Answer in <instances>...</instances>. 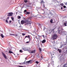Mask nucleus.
Listing matches in <instances>:
<instances>
[{
    "label": "nucleus",
    "mask_w": 67,
    "mask_h": 67,
    "mask_svg": "<svg viewBox=\"0 0 67 67\" xmlns=\"http://www.w3.org/2000/svg\"><path fill=\"white\" fill-rule=\"evenodd\" d=\"M21 24H23L24 23H26L27 24H31V21L29 20H23L21 21Z\"/></svg>",
    "instance_id": "obj_1"
},
{
    "label": "nucleus",
    "mask_w": 67,
    "mask_h": 67,
    "mask_svg": "<svg viewBox=\"0 0 67 67\" xmlns=\"http://www.w3.org/2000/svg\"><path fill=\"white\" fill-rule=\"evenodd\" d=\"M57 35L55 33L53 35H52L51 39L53 40H56L57 38Z\"/></svg>",
    "instance_id": "obj_2"
},
{
    "label": "nucleus",
    "mask_w": 67,
    "mask_h": 67,
    "mask_svg": "<svg viewBox=\"0 0 67 67\" xmlns=\"http://www.w3.org/2000/svg\"><path fill=\"white\" fill-rule=\"evenodd\" d=\"M59 57H60L59 58V59L61 61L62 60H63V59H64V58L63 57V56L62 55H59Z\"/></svg>",
    "instance_id": "obj_3"
},
{
    "label": "nucleus",
    "mask_w": 67,
    "mask_h": 67,
    "mask_svg": "<svg viewBox=\"0 0 67 67\" xmlns=\"http://www.w3.org/2000/svg\"><path fill=\"white\" fill-rule=\"evenodd\" d=\"M43 0H41V3L43 8H44L45 7V5L44 4V2Z\"/></svg>",
    "instance_id": "obj_4"
},
{
    "label": "nucleus",
    "mask_w": 67,
    "mask_h": 67,
    "mask_svg": "<svg viewBox=\"0 0 67 67\" xmlns=\"http://www.w3.org/2000/svg\"><path fill=\"white\" fill-rule=\"evenodd\" d=\"M36 9L38 11V13H40V12H41V9L40 7H36Z\"/></svg>",
    "instance_id": "obj_5"
},
{
    "label": "nucleus",
    "mask_w": 67,
    "mask_h": 67,
    "mask_svg": "<svg viewBox=\"0 0 67 67\" xmlns=\"http://www.w3.org/2000/svg\"><path fill=\"white\" fill-rule=\"evenodd\" d=\"M22 48L23 50H24V51H29L28 48H26L25 47H22Z\"/></svg>",
    "instance_id": "obj_6"
},
{
    "label": "nucleus",
    "mask_w": 67,
    "mask_h": 67,
    "mask_svg": "<svg viewBox=\"0 0 67 67\" xmlns=\"http://www.w3.org/2000/svg\"><path fill=\"white\" fill-rule=\"evenodd\" d=\"M8 14L7 16H12V15L13 13L12 12H10L7 13Z\"/></svg>",
    "instance_id": "obj_7"
},
{
    "label": "nucleus",
    "mask_w": 67,
    "mask_h": 67,
    "mask_svg": "<svg viewBox=\"0 0 67 67\" xmlns=\"http://www.w3.org/2000/svg\"><path fill=\"white\" fill-rule=\"evenodd\" d=\"M8 14L7 16H12V15L13 13L12 12H10L7 13Z\"/></svg>",
    "instance_id": "obj_8"
},
{
    "label": "nucleus",
    "mask_w": 67,
    "mask_h": 67,
    "mask_svg": "<svg viewBox=\"0 0 67 67\" xmlns=\"http://www.w3.org/2000/svg\"><path fill=\"white\" fill-rule=\"evenodd\" d=\"M31 61H32V60H30L29 61L26 62V64H29L31 63Z\"/></svg>",
    "instance_id": "obj_9"
},
{
    "label": "nucleus",
    "mask_w": 67,
    "mask_h": 67,
    "mask_svg": "<svg viewBox=\"0 0 67 67\" xmlns=\"http://www.w3.org/2000/svg\"><path fill=\"white\" fill-rule=\"evenodd\" d=\"M2 54L3 56V57H4V58H5V59H7V57H6V56H5V54H4L3 53V52H2Z\"/></svg>",
    "instance_id": "obj_10"
},
{
    "label": "nucleus",
    "mask_w": 67,
    "mask_h": 67,
    "mask_svg": "<svg viewBox=\"0 0 67 67\" xmlns=\"http://www.w3.org/2000/svg\"><path fill=\"white\" fill-rule=\"evenodd\" d=\"M57 51H58L59 53H62V50H61L60 49H57Z\"/></svg>",
    "instance_id": "obj_11"
},
{
    "label": "nucleus",
    "mask_w": 67,
    "mask_h": 67,
    "mask_svg": "<svg viewBox=\"0 0 67 67\" xmlns=\"http://www.w3.org/2000/svg\"><path fill=\"white\" fill-rule=\"evenodd\" d=\"M26 37H27V38H28L29 39H30L29 41H30L31 38H30V36L28 35V36H25V38H26Z\"/></svg>",
    "instance_id": "obj_12"
},
{
    "label": "nucleus",
    "mask_w": 67,
    "mask_h": 67,
    "mask_svg": "<svg viewBox=\"0 0 67 67\" xmlns=\"http://www.w3.org/2000/svg\"><path fill=\"white\" fill-rule=\"evenodd\" d=\"M49 55H51L52 57H54L53 56V54H52V52H50L49 53Z\"/></svg>",
    "instance_id": "obj_13"
},
{
    "label": "nucleus",
    "mask_w": 67,
    "mask_h": 67,
    "mask_svg": "<svg viewBox=\"0 0 67 67\" xmlns=\"http://www.w3.org/2000/svg\"><path fill=\"white\" fill-rule=\"evenodd\" d=\"M10 35H13V36H18V35H16V34H10Z\"/></svg>",
    "instance_id": "obj_14"
},
{
    "label": "nucleus",
    "mask_w": 67,
    "mask_h": 67,
    "mask_svg": "<svg viewBox=\"0 0 67 67\" xmlns=\"http://www.w3.org/2000/svg\"><path fill=\"white\" fill-rule=\"evenodd\" d=\"M45 42H46V40H43L42 41V44H43V43H45Z\"/></svg>",
    "instance_id": "obj_15"
},
{
    "label": "nucleus",
    "mask_w": 67,
    "mask_h": 67,
    "mask_svg": "<svg viewBox=\"0 0 67 67\" xmlns=\"http://www.w3.org/2000/svg\"><path fill=\"white\" fill-rule=\"evenodd\" d=\"M67 45V39H66V42H65V43L64 44V45ZM66 47L67 48V47Z\"/></svg>",
    "instance_id": "obj_16"
},
{
    "label": "nucleus",
    "mask_w": 67,
    "mask_h": 67,
    "mask_svg": "<svg viewBox=\"0 0 67 67\" xmlns=\"http://www.w3.org/2000/svg\"><path fill=\"white\" fill-rule=\"evenodd\" d=\"M35 50H33L31 51V53H35Z\"/></svg>",
    "instance_id": "obj_17"
},
{
    "label": "nucleus",
    "mask_w": 67,
    "mask_h": 67,
    "mask_svg": "<svg viewBox=\"0 0 67 67\" xmlns=\"http://www.w3.org/2000/svg\"><path fill=\"white\" fill-rule=\"evenodd\" d=\"M63 67H67V64H65L63 66Z\"/></svg>",
    "instance_id": "obj_18"
},
{
    "label": "nucleus",
    "mask_w": 67,
    "mask_h": 67,
    "mask_svg": "<svg viewBox=\"0 0 67 67\" xmlns=\"http://www.w3.org/2000/svg\"><path fill=\"white\" fill-rule=\"evenodd\" d=\"M1 36L2 38H3V37H4V36L3 35V34H1Z\"/></svg>",
    "instance_id": "obj_19"
},
{
    "label": "nucleus",
    "mask_w": 67,
    "mask_h": 67,
    "mask_svg": "<svg viewBox=\"0 0 67 67\" xmlns=\"http://www.w3.org/2000/svg\"><path fill=\"white\" fill-rule=\"evenodd\" d=\"M9 53L10 54H12V53H13V52H12V51H9Z\"/></svg>",
    "instance_id": "obj_20"
},
{
    "label": "nucleus",
    "mask_w": 67,
    "mask_h": 67,
    "mask_svg": "<svg viewBox=\"0 0 67 67\" xmlns=\"http://www.w3.org/2000/svg\"><path fill=\"white\" fill-rule=\"evenodd\" d=\"M50 23H53V19H51L50 20Z\"/></svg>",
    "instance_id": "obj_21"
},
{
    "label": "nucleus",
    "mask_w": 67,
    "mask_h": 67,
    "mask_svg": "<svg viewBox=\"0 0 67 67\" xmlns=\"http://www.w3.org/2000/svg\"><path fill=\"white\" fill-rule=\"evenodd\" d=\"M18 67H24V66L21 65H18Z\"/></svg>",
    "instance_id": "obj_22"
},
{
    "label": "nucleus",
    "mask_w": 67,
    "mask_h": 67,
    "mask_svg": "<svg viewBox=\"0 0 67 67\" xmlns=\"http://www.w3.org/2000/svg\"><path fill=\"white\" fill-rule=\"evenodd\" d=\"M26 13L27 14H30V12H26Z\"/></svg>",
    "instance_id": "obj_23"
},
{
    "label": "nucleus",
    "mask_w": 67,
    "mask_h": 67,
    "mask_svg": "<svg viewBox=\"0 0 67 67\" xmlns=\"http://www.w3.org/2000/svg\"><path fill=\"white\" fill-rule=\"evenodd\" d=\"M18 19H21V16H18Z\"/></svg>",
    "instance_id": "obj_24"
},
{
    "label": "nucleus",
    "mask_w": 67,
    "mask_h": 67,
    "mask_svg": "<svg viewBox=\"0 0 67 67\" xmlns=\"http://www.w3.org/2000/svg\"><path fill=\"white\" fill-rule=\"evenodd\" d=\"M28 1L27 0H24V2H25V3H27V2Z\"/></svg>",
    "instance_id": "obj_25"
},
{
    "label": "nucleus",
    "mask_w": 67,
    "mask_h": 67,
    "mask_svg": "<svg viewBox=\"0 0 67 67\" xmlns=\"http://www.w3.org/2000/svg\"><path fill=\"white\" fill-rule=\"evenodd\" d=\"M60 5H61L62 7H63V6L64 5V4H63V3H62L61 4H60Z\"/></svg>",
    "instance_id": "obj_26"
},
{
    "label": "nucleus",
    "mask_w": 67,
    "mask_h": 67,
    "mask_svg": "<svg viewBox=\"0 0 67 67\" xmlns=\"http://www.w3.org/2000/svg\"><path fill=\"white\" fill-rule=\"evenodd\" d=\"M60 31H61V30H58V34H59V33H61L60 32Z\"/></svg>",
    "instance_id": "obj_27"
},
{
    "label": "nucleus",
    "mask_w": 67,
    "mask_h": 67,
    "mask_svg": "<svg viewBox=\"0 0 67 67\" xmlns=\"http://www.w3.org/2000/svg\"><path fill=\"white\" fill-rule=\"evenodd\" d=\"M11 19H12V20L13 21H14V18H13V17H11Z\"/></svg>",
    "instance_id": "obj_28"
},
{
    "label": "nucleus",
    "mask_w": 67,
    "mask_h": 67,
    "mask_svg": "<svg viewBox=\"0 0 67 67\" xmlns=\"http://www.w3.org/2000/svg\"><path fill=\"white\" fill-rule=\"evenodd\" d=\"M64 25L65 26H67V24H66L65 23H64Z\"/></svg>",
    "instance_id": "obj_29"
},
{
    "label": "nucleus",
    "mask_w": 67,
    "mask_h": 67,
    "mask_svg": "<svg viewBox=\"0 0 67 67\" xmlns=\"http://www.w3.org/2000/svg\"><path fill=\"white\" fill-rule=\"evenodd\" d=\"M37 25H38V26H40L41 25V24L40 23H37Z\"/></svg>",
    "instance_id": "obj_30"
},
{
    "label": "nucleus",
    "mask_w": 67,
    "mask_h": 67,
    "mask_svg": "<svg viewBox=\"0 0 67 67\" xmlns=\"http://www.w3.org/2000/svg\"><path fill=\"white\" fill-rule=\"evenodd\" d=\"M51 64L52 65H54V61H53L52 62H51Z\"/></svg>",
    "instance_id": "obj_31"
},
{
    "label": "nucleus",
    "mask_w": 67,
    "mask_h": 67,
    "mask_svg": "<svg viewBox=\"0 0 67 67\" xmlns=\"http://www.w3.org/2000/svg\"><path fill=\"white\" fill-rule=\"evenodd\" d=\"M5 22L6 23H8V20H7V19H6V20Z\"/></svg>",
    "instance_id": "obj_32"
},
{
    "label": "nucleus",
    "mask_w": 67,
    "mask_h": 67,
    "mask_svg": "<svg viewBox=\"0 0 67 67\" xmlns=\"http://www.w3.org/2000/svg\"><path fill=\"white\" fill-rule=\"evenodd\" d=\"M19 51L20 53H22V52H23L22 50H20Z\"/></svg>",
    "instance_id": "obj_33"
},
{
    "label": "nucleus",
    "mask_w": 67,
    "mask_h": 67,
    "mask_svg": "<svg viewBox=\"0 0 67 67\" xmlns=\"http://www.w3.org/2000/svg\"><path fill=\"white\" fill-rule=\"evenodd\" d=\"M39 49L40 52H41V51H42V49H41V48H39Z\"/></svg>",
    "instance_id": "obj_34"
},
{
    "label": "nucleus",
    "mask_w": 67,
    "mask_h": 67,
    "mask_svg": "<svg viewBox=\"0 0 67 67\" xmlns=\"http://www.w3.org/2000/svg\"><path fill=\"white\" fill-rule=\"evenodd\" d=\"M59 28L60 29H62V26H60L59 27Z\"/></svg>",
    "instance_id": "obj_35"
},
{
    "label": "nucleus",
    "mask_w": 67,
    "mask_h": 67,
    "mask_svg": "<svg viewBox=\"0 0 67 67\" xmlns=\"http://www.w3.org/2000/svg\"><path fill=\"white\" fill-rule=\"evenodd\" d=\"M22 35H23V36H24V35H25V34H24V33H22Z\"/></svg>",
    "instance_id": "obj_36"
},
{
    "label": "nucleus",
    "mask_w": 67,
    "mask_h": 67,
    "mask_svg": "<svg viewBox=\"0 0 67 67\" xmlns=\"http://www.w3.org/2000/svg\"><path fill=\"white\" fill-rule=\"evenodd\" d=\"M63 33L64 34V35H66V34H65V32H63Z\"/></svg>",
    "instance_id": "obj_37"
},
{
    "label": "nucleus",
    "mask_w": 67,
    "mask_h": 67,
    "mask_svg": "<svg viewBox=\"0 0 67 67\" xmlns=\"http://www.w3.org/2000/svg\"><path fill=\"white\" fill-rule=\"evenodd\" d=\"M35 63L36 64H38V61H36Z\"/></svg>",
    "instance_id": "obj_38"
},
{
    "label": "nucleus",
    "mask_w": 67,
    "mask_h": 67,
    "mask_svg": "<svg viewBox=\"0 0 67 67\" xmlns=\"http://www.w3.org/2000/svg\"><path fill=\"white\" fill-rule=\"evenodd\" d=\"M65 53V54H67V50H66V51L65 52H64Z\"/></svg>",
    "instance_id": "obj_39"
},
{
    "label": "nucleus",
    "mask_w": 67,
    "mask_h": 67,
    "mask_svg": "<svg viewBox=\"0 0 67 67\" xmlns=\"http://www.w3.org/2000/svg\"><path fill=\"white\" fill-rule=\"evenodd\" d=\"M63 7L64 8H66V6L65 5H64L63 6Z\"/></svg>",
    "instance_id": "obj_40"
},
{
    "label": "nucleus",
    "mask_w": 67,
    "mask_h": 67,
    "mask_svg": "<svg viewBox=\"0 0 67 67\" xmlns=\"http://www.w3.org/2000/svg\"><path fill=\"white\" fill-rule=\"evenodd\" d=\"M26 11H27L26 10H24V12L25 13V12H26Z\"/></svg>",
    "instance_id": "obj_41"
},
{
    "label": "nucleus",
    "mask_w": 67,
    "mask_h": 67,
    "mask_svg": "<svg viewBox=\"0 0 67 67\" xmlns=\"http://www.w3.org/2000/svg\"><path fill=\"white\" fill-rule=\"evenodd\" d=\"M12 21L10 20L9 21V23H11V22Z\"/></svg>",
    "instance_id": "obj_42"
},
{
    "label": "nucleus",
    "mask_w": 67,
    "mask_h": 67,
    "mask_svg": "<svg viewBox=\"0 0 67 67\" xmlns=\"http://www.w3.org/2000/svg\"><path fill=\"white\" fill-rule=\"evenodd\" d=\"M41 58L42 59H43V57L42 56H41Z\"/></svg>",
    "instance_id": "obj_43"
},
{
    "label": "nucleus",
    "mask_w": 67,
    "mask_h": 67,
    "mask_svg": "<svg viewBox=\"0 0 67 67\" xmlns=\"http://www.w3.org/2000/svg\"><path fill=\"white\" fill-rule=\"evenodd\" d=\"M29 5H30V4H32V3H29Z\"/></svg>",
    "instance_id": "obj_44"
},
{
    "label": "nucleus",
    "mask_w": 67,
    "mask_h": 67,
    "mask_svg": "<svg viewBox=\"0 0 67 67\" xmlns=\"http://www.w3.org/2000/svg\"><path fill=\"white\" fill-rule=\"evenodd\" d=\"M20 65H22L23 64V63H20Z\"/></svg>",
    "instance_id": "obj_45"
},
{
    "label": "nucleus",
    "mask_w": 67,
    "mask_h": 67,
    "mask_svg": "<svg viewBox=\"0 0 67 67\" xmlns=\"http://www.w3.org/2000/svg\"><path fill=\"white\" fill-rule=\"evenodd\" d=\"M9 19V17L8 16L7 18V19H8H8Z\"/></svg>",
    "instance_id": "obj_46"
},
{
    "label": "nucleus",
    "mask_w": 67,
    "mask_h": 67,
    "mask_svg": "<svg viewBox=\"0 0 67 67\" xmlns=\"http://www.w3.org/2000/svg\"><path fill=\"white\" fill-rule=\"evenodd\" d=\"M27 6L28 7H30V5H27Z\"/></svg>",
    "instance_id": "obj_47"
},
{
    "label": "nucleus",
    "mask_w": 67,
    "mask_h": 67,
    "mask_svg": "<svg viewBox=\"0 0 67 67\" xmlns=\"http://www.w3.org/2000/svg\"><path fill=\"white\" fill-rule=\"evenodd\" d=\"M42 36H43L44 38H45V37H44V35H42Z\"/></svg>",
    "instance_id": "obj_48"
},
{
    "label": "nucleus",
    "mask_w": 67,
    "mask_h": 67,
    "mask_svg": "<svg viewBox=\"0 0 67 67\" xmlns=\"http://www.w3.org/2000/svg\"><path fill=\"white\" fill-rule=\"evenodd\" d=\"M62 46H63V45H62V46H60V48H62Z\"/></svg>",
    "instance_id": "obj_49"
},
{
    "label": "nucleus",
    "mask_w": 67,
    "mask_h": 67,
    "mask_svg": "<svg viewBox=\"0 0 67 67\" xmlns=\"http://www.w3.org/2000/svg\"><path fill=\"white\" fill-rule=\"evenodd\" d=\"M65 23L66 24V25L67 24V21H66Z\"/></svg>",
    "instance_id": "obj_50"
},
{
    "label": "nucleus",
    "mask_w": 67,
    "mask_h": 67,
    "mask_svg": "<svg viewBox=\"0 0 67 67\" xmlns=\"http://www.w3.org/2000/svg\"><path fill=\"white\" fill-rule=\"evenodd\" d=\"M29 43V41L27 42L26 43Z\"/></svg>",
    "instance_id": "obj_51"
},
{
    "label": "nucleus",
    "mask_w": 67,
    "mask_h": 67,
    "mask_svg": "<svg viewBox=\"0 0 67 67\" xmlns=\"http://www.w3.org/2000/svg\"><path fill=\"white\" fill-rule=\"evenodd\" d=\"M23 19L24 20H25V18H24V17L23 18Z\"/></svg>",
    "instance_id": "obj_52"
},
{
    "label": "nucleus",
    "mask_w": 67,
    "mask_h": 67,
    "mask_svg": "<svg viewBox=\"0 0 67 67\" xmlns=\"http://www.w3.org/2000/svg\"><path fill=\"white\" fill-rule=\"evenodd\" d=\"M61 10H63V7H61Z\"/></svg>",
    "instance_id": "obj_53"
},
{
    "label": "nucleus",
    "mask_w": 67,
    "mask_h": 67,
    "mask_svg": "<svg viewBox=\"0 0 67 67\" xmlns=\"http://www.w3.org/2000/svg\"><path fill=\"white\" fill-rule=\"evenodd\" d=\"M54 54H53L52 55V56H53V57H54Z\"/></svg>",
    "instance_id": "obj_54"
},
{
    "label": "nucleus",
    "mask_w": 67,
    "mask_h": 67,
    "mask_svg": "<svg viewBox=\"0 0 67 67\" xmlns=\"http://www.w3.org/2000/svg\"><path fill=\"white\" fill-rule=\"evenodd\" d=\"M37 57H38V58H39L40 57V56H37Z\"/></svg>",
    "instance_id": "obj_55"
},
{
    "label": "nucleus",
    "mask_w": 67,
    "mask_h": 67,
    "mask_svg": "<svg viewBox=\"0 0 67 67\" xmlns=\"http://www.w3.org/2000/svg\"><path fill=\"white\" fill-rule=\"evenodd\" d=\"M45 14V13H43L41 14Z\"/></svg>",
    "instance_id": "obj_56"
},
{
    "label": "nucleus",
    "mask_w": 67,
    "mask_h": 67,
    "mask_svg": "<svg viewBox=\"0 0 67 67\" xmlns=\"http://www.w3.org/2000/svg\"><path fill=\"white\" fill-rule=\"evenodd\" d=\"M20 28H21V27H22L21 26H20Z\"/></svg>",
    "instance_id": "obj_57"
},
{
    "label": "nucleus",
    "mask_w": 67,
    "mask_h": 67,
    "mask_svg": "<svg viewBox=\"0 0 67 67\" xmlns=\"http://www.w3.org/2000/svg\"><path fill=\"white\" fill-rule=\"evenodd\" d=\"M52 1H55L56 0H52Z\"/></svg>",
    "instance_id": "obj_58"
},
{
    "label": "nucleus",
    "mask_w": 67,
    "mask_h": 67,
    "mask_svg": "<svg viewBox=\"0 0 67 67\" xmlns=\"http://www.w3.org/2000/svg\"><path fill=\"white\" fill-rule=\"evenodd\" d=\"M18 14L17 12H16V14Z\"/></svg>",
    "instance_id": "obj_59"
},
{
    "label": "nucleus",
    "mask_w": 67,
    "mask_h": 67,
    "mask_svg": "<svg viewBox=\"0 0 67 67\" xmlns=\"http://www.w3.org/2000/svg\"><path fill=\"white\" fill-rule=\"evenodd\" d=\"M45 28H44V29H43L44 31V30H45Z\"/></svg>",
    "instance_id": "obj_60"
},
{
    "label": "nucleus",
    "mask_w": 67,
    "mask_h": 67,
    "mask_svg": "<svg viewBox=\"0 0 67 67\" xmlns=\"http://www.w3.org/2000/svg\"><path fill=\"white\" fill-rule=\"evenodd\" d=\"M34 36L35 37H36V36Z\"/></svg>",
    "instance_id": "obj_61"
},
{
    "label": "nucleus",
    "mask_w": 67,
    "mask_h": 67,
    "mask_svg": "<svg viewBox=\"0 0 67 67\" xmlns=\"http://www.w3.org/2000/svg\"><path fill=\"white\" fill-rule=\"evenodd\" d=\"M39 18H41V17H39Z\"/></svg>",
    "instance_id": "obj_62"
},
{
    "label": "nucleus",
    "mask_w": 67,
    "mask_h": 67,
    "mask_svg": "<svg viewBox=\"0 0 67 67\" xmlns=\"http://www.w3.org/2000/svg\"><path fill=\"white\" fill-rule=\"evenodd\" d=\"M39 16H41L40 15H39Z\"/></svg>",
    "instance_id": "obj_63"
},
{
    "label": "nucleus",
    "mask_w": 67,
    "mask_h": 67,
    "mask_svg": "<svg viewBox=\"0 0 67 67\" xmlns=\"http://www.w3.org/2000/svg\"><path fill=\"white\" fill-rule=\"evenodd\" d=\"M20 24H21L20 23H19Z\"/></svg>",
    "instance_id": "obj_64"
}]
</instances>
